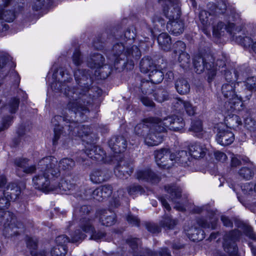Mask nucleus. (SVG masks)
<instances>
[{
	"instance_id": "nucleus-18",
	"label": "nucleus",
	"mask_w": 256,
	"mask_h": 256,
	"mask_svg": "<svg viewBox=\"0 0 256 256\" xmlns=\"http://www.w3.org/2000/svg\"><path fill=\"white\" fill-rule=\"evenodd\" d=\"M216 140L220 145L226 146L232 144L234 140V135L227 127L219 126L217 129Z\"/></svg>"
},
{
	"instance_id": "nucleus-30",
	"label": "nucleus",
	"mask_w": 256,
	"mask_h": 256,
	"mask_svg": "<svg viewBox=\"0 0 256 256\" xmlns=\"http://www.w3.org/2000/svg\"><path fill=\"white\" fill-rule=\"evenodd\" d=\"M208 222L204 218H200L197 220L198 224L203 228H210L212 230L216 229L217 226L218 218L215 216L214 212L211 210L208 212Z\"/></svg>"
},
{
	"instance_id": "nucleus-12",
	"label": "nucleus",
	"mask_w": 256,
	"mask_h": 256,
	"mask_svg": "<svg viewBox=\"0 0 256 256\" xmlns=\"http://www.w3.org/2000/svg\"><path fill=\"white\" fill-rule=\"evenodd\" d=\"M94 220L92 218H84L81 221L80 228L86 233L91 234L90 240H110V238H107V234L103 230L96 231L93 226Z\"/></svg>"
},
{
	"instance_id": "nucleus-5",
	"label": "nucleus",
	"mask_w": 256,
	"mask_h": 256,
	"mask_svg": "<svg viewBox=\"0 0 256 256\" xmlns=\"http://www.w3.org/2000/svg\"><path fill=\"white\" fill-rule=\"evenodd\" d=\"M10 206L9 198L4 192L0 194V225L3 224L4 232L8 237L20 234L24 231L23 224L17 220L14 215L5 212Z\"/></svg>"
},
{
	"instance_id": "nucleus-54",
	"label": "nucleus",
	"mask_w": 256,
	"mask_h": 256,
	"mask_svg": "<svg viewBox=\"0 0 256 256\" xmlns=\"http://www.w3.org/2000/svg\"><path fill=\"white\" fill-rule=\"evenodd\" d=\"M161 226L169 230L173 229L177 224L178 222L176 220L172 219L170 216H167L164 220L160 222Z\"/></svg>"
},
{
	"instance_id": "nucleus-58",
	"label": "nucleus",
	"mask_w": 256,
	"mask_h": 256,
	"mask_svg": "<svg viewBox=\"0 0 256 256\" xmlns=\"http://www.w3.org/2000/svg\"><path fill=\"white\" fill-rule=\"evenodd\" d=\"M86 234L82 232L80 230H76L71 234L70 242L74 243L82 241L86 238Z\"/></svg>"
},
{
	"instance_id": "nucleus-13",
	"label": "nucleus",
	"mask_w": 256,
	"mask_h": 256,
	"mask_svg": "<svg viewBox=\"0 0 256 256\" xmlns=\"http://www.w3.org/2000/svg\"><path fill=\"white\" fill-rule=\"evenodd\" d=\"M220 220L223 225L228 228H232L234 222L235 226L242 230L246 236L250 239L256 241V234L254 232L252 228L240 220L234 218H230L224 215L221 216Z\"/></svg>"
},
{
	"instance_id": "nucleus-15",
	"label": "nucleus",
	"mask_w": 256,
	"mask_h": 256,
	"mask_svg": "<svg viewBox=\"0 0 256 256\" xmlns=\"http://www.w3.org/2000/svg\"><path fill=\"white\" fill-rule=\"evenodd\" d=\"M154 156L156 162L160 168L168 169L174 164V162H172V154L169 149L163 148L156 150Z\"/></svg>"
},
{
	"instance_id": "nucleus-43",
	"label": "nucleus",
	"mask_w": 256,
	"mask_h": 256,
	"mask_svg": "<svg viewBox=\"0 0 256 256\" xmlns=\"http://www.w3.org/2000/svg\"><path fill=\"white\" fill-rule=\"evenodd\" d=\"M177 92L180 94H188L190 90V86L188 81L184 78L178 79L175 83Z\"/></svg>"
},
{
	"instance_id": "nucleus-19",
	"label": "nucleus",
	"mask_w": 256,
	"mask_h": 256,
	"mask_svg": "<svg viewBox=\"0 0 256 256\" xmlns=\"http://www.w3.org/2000/svg\"><path fill=\"white\" fill-rule=\"evenodd\" d=\"M133 171L132 162L130 160H120L114 169L116 176L122 179L128 178Z\"/></svg>"
},
{
	"instance_id": "nucleus-20",
	"label": "nucleus",
	"mask_w": 256,
	"mask_h": 256,
	"mask_svg": "<svg viewBox=\"0 0 256 256\" xmlns=\"http://www.w3.org/2000/svg\"><path fill=\"white\" fill-rule=\"evenodd\" d=\"M28 160L26 158H16L14 160V164L18 167L17 174L19 176H24L23 174H30L34 173L36 168L34 165H29Z\"/></svg>"
},
{
	"instance_id": "nucleus-49",
	"label": "nucleus",
	"mask_w": 256,
	"mask_h": 256,
	"mask_svg": "<svg viewBox=\"0 0 256 256\" xmlns=\"http://www.w3.org/2000/svg\"><path fill=\"white\" fill-rule=\"evenodd\" d=\"M153 96L155 100L159 102H162L168 98V94L162 88H158L154 92Z\"/></svg>"
},
{
	"instance_id": "nucleus-22",
	"label": "nucleus",
	"mask_w": 256,
	"mask_h": 256,
	"mask_svg": "<svg viewBox=\"0 0 256 256\" xmlns=\"http://www.w3.org/2000/svg\"><path fill=\"white\" fill-rule=\"evenodd\" d=\"M164 12L170 21L180 18L181 13L178 0H174L164 6Z\"/></svg>"
},
{
	"instance_id": "nucleus-44",
	"label": "nucleus",
	"mask_w": 256,
	"mask_h": 256,
	"mask_svg": "<svg viewBox=\"0 0 256 256\" xmlns=\"http://www.w3.org/2000/svg\"><path fill=\"white\" fill-rule=\"evenodd\" d=\"M140 66L142 72L146 73L154 70L155 66L152 60L149 56H146L140 60Z\"/></svg>"
},
{
	"instance_id": "nucleus-37",
	"label": "nucleus",
	"mask_w": 256,
	"mask_h": 256,
	"mask_svg": "<svg viewBox=\"0 0 256 256\" xmlns=\"http://www.w3.org/2000/svg\"><path fill=\"white\" fill-rule=\"evenodd\" d=\"M224 76L227 82L226 83H238L236 80L239 76H242V78L246 76V74L242 72L240 70H234L233 72L230 70H224Z\"/></svg>"
},
{
	"instance_id": "nucleus-53",
	"label": "nucleus",
	"mask_w": 256,
	"mask_h": 256,
	"mask_svg": "<svg viewBox=\"0 0 256 256\" xmlns=\"http://www.w3.org/2000/svg\"><path fill=\"white\" fill-rule=\"evenodd\" d=\"M152 22L153 24V28L158 31L162 30L166 24L164 20L157 14L152 16Z\"/></svg>"
},
{
	"instance_id": "nucleus-40",
	"label": "nucleus",
	"mask_w": 256,
	"mask_h": 256,
	"mask_svg": "<svg viewBox=\"0 0 256 256\" xmlns=\"http://www.w3.org/2000/svg\"><path fill=\"white\" fill-rule=\"evenodd\" d=\"M136 28L134 26H131L126 30L124 34L120 36L119 40L124 41L125 43H126L128 46H131V44L136 37Z\"/></svg>"
},
{
	"instance_id": "nucleus-31",
	"label": "nucleus",
	"mask_w": 256,
	"mask_h": 256,
	"mask_svg": "<svg viewBox=\"0 0 256 256\" xmlns=\"http://www.w3.org/2000/svg\"><path fill=\"white\" fill-rule=\"evenodd\" d=\"M189 150L191 156L197 159L203 158L206 155L207 148L204 144L196 142L190 146Z\"/></svg>"
},
{
	"instance_id": "nucleus-24",
	"label": "nucleus",
	"mask_w": 256,
	"mask_h": 256,
	"mask_svg": "<svg viewBox=\"0 0 256 256\" xmlns=\"http://www.w3.org/2000/svg\"><path fill=\"white\" fill-rule=\"evenodd\" d=\"M108 145L114 152L120 153L126 150L127 142L122 136H114L109 140Z\"/></svg>"
},
{
	"instance_id": "nucleus-34",
	"label": "nucleus",
	"mask_w": 256,
	"mask_h": 256,
	"mask_svg": "<svg viewBox=\"0 0 256 256\" xmlns=\"http://www.w3.org/2000/svg\"><path fill=\"white\" fill-rule=\"evenodd\" d=\"M110 178L108 171L106 170H96L90 175L91 181L94 184L102 183L107 180Z\"/></svg>"
},
{
	"instance_id": "nucleus-3",
	"label": "nucleus",
	"mask_w": 256,
	"mask_h": 256,
	"mask_svg": "<svg viewBox=\"0 0 256 256\" xmlns=\"http://www.w3.org/2000/svg\"><path fill=\"white\" fill-rule=\"evenodd\" d=\"M106 54L108 58L114 61L115 66L122 62V68L131 69L134 66V60H138L141 56V52L137 46H130L122 41L114 44L110 52Z\"/></svg>"
},
{
	"instance_id": "nucleus-36",
	"label": "nucleus",
	"mask_w": 256,
	"mask_h": 256,
	"mask_svg": "<svg viewBox=\"0 0 256 256\" xmlns=\"http://www.w3.org/2000/svg\"><path fill=\"white\" fill-rule=\"evenodd\" d=\"M85 192L86 194H84V196L80 194H78V196L80 197V198H82L84 200L94 198L98 201H102L104 199L100 187H99L94 190H93L92 188H88L86 190H85Z\"/></svg>"
},
{
	"instance_id": "nucleus-50",
	"label": "nucleus",
	"mask_w": 256,
	"mask_h": 256,
	"mask_svg": "<svg viewBox=\"0 0 256 256\" xmlns=\"http://www.w3.org/2000/svg\"><path fill=\"white\" fill-rule=\"evenodd\" d=\"M75 166L74 161L70 158H64L58 163V167L63 170H70Z\"/></svg>"
},
{
	"instance_id": "nucleus-32",
	"label": "nucleus",
	"mask_w": 256,
	"mask_h": 256,
	"mask_svg": "<svg viewBox=\"0 0 256 256\" xmlns=\"http://www.w3.org/2000/svg\"><path fill=\"white\" fill-rule=\"evenodd\" d=\"M166 28L173 34L179 35L182 34L184 30V23L182 20L179 18L177 20H172L168 22Z\"/></svg>"
},
{
	"instance_id": "nucleus-56",
	"label": "nucleus",
	"mask_w": 256,
	"mask_h": 256,
	"mask_svg": "<svg viewBox=\"0 0 256 256\" xmlns=\"http://www.w3.org/2000/svg\"><path fill=\"white\" fill-rule=\"evenodd\" d=\"M178 61L180 63V66L184 68L188 66L190 62V56L186 52H182L179 54Z\"/></svg>"
},
{
	"instance_id": "nucleus-9",
	"label": "nucleus",
	"mask_w": 256,
	"mask_h": 256,
	"mask_svg": "<svg viewBox=\"0 0 256 256\" xmlns=\"http://www.w3.org/2000/svg\"><path fill=\"white\" fill-rule=\"evenodd\" d=\"M87 66L98 72L101 78H106L111 72V68L108 64H105V58L98 52L92 53L86 60Z\"/></svg>"
},
{
	"instance_id": "nucleus-7",
	"label": "nucleus",
	"mask_w": 256,
	"mask_h": 256,
	"mask_svg": "<svg viewBox=\"0 0 256 256\" xmlns=\"http://www.w3.org/2000/svg\"><path fill=\"white\" fill-rule=\"evenodd\" d=\"M214 58L208 52L205 50H200L198 54L194 58V70L197 74L202 73L204 70L208 71V82H210L216 76L217 67L223 68L226 66L225 61L218 60L216 66L214 64Z\"/></svg>"
},
{
	"instance_id": "nucleus-2",
	"label": "nucleus",
	"mask_w": 256,
	"mask_h": 256,
	"mask_svg": "<svg viewBox=\"0 0 256 256\" xmlns=\"http://www.w3.org/2000/svg\"><path fill=\"white\" fill-rule=\"evenodd\" d=\"M78 102H76L69 100V102L62 112V116H55L51 120L52 124L54 126V137L52 140L53 144L56 145L61 134H63L62 129L68 128V130L75 126L76 123L74 122V118H76L78 113L81 117L84 114L88 112V108L84 106L79 105Z\"/></svg>"
},
{
	"instance_id": "nucleus-55",
	"label": "nucleus",
	"mask_w": 256,
	"mask_h": 256,
	"mask_svg": "<svg viewBox=\"0 0 256 256\" xmlns=\"http://www.w3.org/2000/svg\"><path fill=\"white\" fill-rule=\"evenodd\" d=\"M20 104V100L16 98H11L6 107L12 114L15 113L18 109Z\"/></svg>"
},
{
	"instance_id": "nucleus-35",
	"label": "nucleus",
	"mask_w": 256,
	"mask_h": 256,
	"mask_svg": "<svg viewBox=\"0 0 256 256\" xmlns=\"http://www.w3.org/2000/svg\"><path fill=\"white\" fill-rule=\"evenodd\" d=\"M166 191L169 194V197L174 202H177L182 196V190L176 184H168L164 186Z\"/></svg>"
},
{
	"instance_id": "nucleus-28",
	"label": "nucleus",
	"mask_w": 256,
	"mask_h": 256,
	"mask_svg": "<svg viewBox=\"0 0 256 256\" xmlns=\"http://www.w3.org/2000/svg\"><path fill=\"white\" fill-rule=\"evenodd\" d=\"M85 153L90 158L98 161L103 160L106 154L100 147L93 144H90L86 147Z\"/></svg>"
},
{
	"instance_id": "nucleus-45",
	"label": "nucleus",
	"mask_w": 256,
	"mask_h": 256,
	"mask_svg": "<svg viewBox=\"0 0 256 256\" xmlns=\"http://www.w3.org/2000/svg\"><path fill=\"white\" fill-rule=\"evenodd\" d=\"M244 85L246 90L242 89V92H243L244 94H248V92H250L252 96V92L256 90V77H248L244 82Z\"/></svg>"
},
{
	"instance_id": "nucleus-6",
	"label": "nucleus",
	"mask_w": 256,
	"mask_h": 256,
	"mask_svg": "<svg viewBox=\"0 0 256 256\" xmlns=\"http://www.w3.org/2000/svg\"><path fill=\"white\" fill-rule=\"evenodd\" d=\"M239 83H224L221 88L223 96L228 99L224 104L225 110L228 112H234L243 110L242 100H249L251 98V92L244 94L240 90L237 86Z\"/></svg>"
},
{
	"instance_id": "nucleus-48",
	"label": "nucleus",
	"mask_w": 256,
	"mask_h": 256,
	"mask_svg": "<svg viewBox=\"0 0 256 256\" xmlns=\"http://www.w3.org/2000/svg\"><path fill=\"white\" fill-rule=\"evenodd\" d=\"M164 78L163 72L157 70H152L149 74V78L150 82L154 84H157L161 82Z\"/></svg>"
},
{
	"instance_id": "nucleus-38",
	"label": "nucleus",
	"mask_w": 256,
	"mask_h": 256,
	"mask_svg": "<svg viewBox=\"0 0 256 256\" xmlns=\"http://www.w3.org/2000/svg\"><path fill=\"white\" fill-rule=\"evenodd\" d=\"M199 18L204 27L203 30L204 32L206 35H209L210 32L207 31L206 29L212 24V21L214 20V16L208 12L203 10L200 11L199 14Z\"/></svg>"
},
{
	"instance_id": "nucleus-26",
	"label": "nucleus",
	"mask_w": 256,
	"mask_h": 256,
	"mask_svg": "<svg viewBox=\"0 0 256 256\" xmlns=\"http://www.w3.org/2000/svg\"><path fill=\"white\" fill-rule=\"evenodd\" d=\"M136 176L137 179L139 180L152 183H158L160 180V178L148 168L138 170Z\"/></svg>"
},
{
	"instance_id": "nucleus-57",
	"label": "nucleus",
	"mask_w": 256,
	"mask_h": 256,
	"mask_svg": "<svg viewBox=\"0 0 256 256\" xmlns=\"http://www.w3.org/2000/svg\"><path fill=\"white\" fill-rule=\"evenodd\" d=\"M128 192L130 195L134 196L138 194H142L145 192L144 188L138 184H133L128 186L127 188Z\"/></svg>"
},
{
	"instance_id": "nucleus-1",
	"label": "nucleus",
	"mask_w": 256,
	"mask_h": 256,
	"mask_svg": "<svg viewBox=\"0 0 256 256\" xmlns=\"http://www.w3.org/2000/svg\"><path fill=\"white\" fill-rule=\"evenodd\" d=\"M74 76L78 87L70 88L66 83L70 82L72 80V78L63 68L56 70L52 74L54 81L51 84L52 88L56 92L63 93L69 100L76 102H78L79 105L87 107L96 97L95 96H92L90 94H88L92 84L90 71L78 69L74 72Z\"/></svg>"
},
{
	"instance_id": "nucleus-17",
	"label": "nucleus",
	"mask_w": 256,
	"mask_h": 256,
	"mask_svg": "<svg viewBox=\"0 0 256 256\" xmlns=\"http://www.w3.org/2000/svg\"><path fill=\"white\" fill-rule=\"evenodd\" d=\"M86 114H82V116L80 117V114L78 113L76 115V118L77 116H79L80 118H78L76 120H74V122L76 123L75 126L72 124V126L70 128L69 130L68 129V131L69 132L68 134L71 136H78V137H84L85 136H88L91 134V130L90 128L88 126L84 125H80L78 123V120L80 121H84L86 119V117L84 118V115Z\"/></svg>"
},
{
	"instance_id": "nucleus-11",
	"label": "nucleus",
	"mask_w": 256,
	"mask_h": 256,
	"mask_svg": "<svg viewBox=\"0 0 256 256\" xmlns=\"http://www.w3.org/2000/svg\"><path fill=\"white\" fill-rule=\"evenodd\" d=\"M241 236L242 232L238 229L230 231L225 236L223 246L225 252L228 254L229 256H238V248L236 241Z\"/></svg>"
},
{
	"instance_id": "nucleus-21",
	"label": "nucleus",
	"mask_w": 256,
	"mask_h": 256,
	"mask_svg": "<svg viewBox=\"0 0 256 256\" xmlns=\"http://www.w3.org/2000/svg\"><path fill=\"white\" fill-rule=\"evenodd\" d=\"M140 240L136 238H130L127 240L126 242L131 248L132 252L130 256H145L146 254L148 256H157L156 252H152L148 249H144L143 252L139 250L138 244Z\"/></svg>"
},
{
	"instance_id": "nucleus-23",
	"label": "nucleus",
	"mask_w": 256,
	"mask_h": 256,
	"mask_svg": "<svg viewBox=\"0 0 256 256\" xmlns=\"http://www.w3.org/2000/svg\"><path fill=\"white\" fill-rule=\"evenodd\" d=\"M162 132H159L158 126L152 128L145 137V144L148 146H154L159 144L163 141L164 136L162 134Z\"/></svg>"
},
{
	"instance_id": "nucleus-16",
	"label": "nucleus",
	"mask_w": 256,
	"mask_h": 256,
	"mask_svg": "<svg viewBox=\"0 0 256 256\" xmlns=\"http://www.w3.org/2000/svg\"><path fill=\"white\" fill-rule=\"evenodd\" d=\"M158 125L174 131H180L185 126L184 122L182 117L178 116H172L164 118L163 120L159 118Z\"/></svg>"
},
{
	"instance_id": "nucleus-41",
	"label": "nucleus",
	"mask_w": 256,
	"mask_h": 256,
	"mask_svg": "<svg viewBox=\"0 0 256 256\" xmlns=\"http://www.w3.org/2000/svg\"><path fill=\"white\" fill-rule=\"evenodd\" d=\"M4 194L9 198L10 200H16L21 193L20 188L15 184H10L4 191Z\"/></svg>"
},
{
	"instance_id": "nucleus-64",
	"label": "nucleus",
	"mask_w": 256,
	"mask_h": 256,
	"mask_svg": "<svg viewBox=\"0 0 256 256\" xmlns=\"http://www.w3.org/2000/svg\"><path fill=\"white\" fill-rule=\"evenodd\" d=\"M139 99L142 104L150 108H154L155 106L154 102L148 96V95L140 94Z\"/></svg>"
},
{
	"instance_id": "nucleus-29",
	"label": "nucleus",
	"mask_w": 256,
	"mask_h": 256,
	"mask_svg": "<svg viewBox=\"0 0 256 256\" xmlns=\"http://www.w3.org/2000/svg\"><path fill=\"white\" fill-rule=\"evenodd\" d=\"M184 231L188 238L194 242H198L204 238V231L196 226H184Z\"/></svg>"
},
{
	"instance_id": "nucleus-59",
	"label": "nucleus",
	"mask_w": 256,
	"mask_h": 256,
	"mask_svg": "<svg viewBox=\"0 0 256 256\" xmlns=\"http://www.w3.org/2000/svg\"><path fill=\"white\" fill-rule=\"evenodd\" d=\"M186 48V44L180 40L177 41L173 45L174 53L176 55L184 52Z\"/></svg>"
},
{
	"instance_id": "nucleus-60",
	"label": "nucleus",
	"mask_w": 256,
	"mask_h": 256,
	"mask_svg": "<svg viewBox=\"0 0 256 256\" xmlns=\"http://www.w3.org/2000/svg\"><path fill=\"white\" fill-rule=\"evenodd\" d=\"M59 188L64 192L72 190L76 188V184L71 183L70 181L67 180H62L59 185Z\"/></svg>"
},
{
	"instance_id": "nucleus-47",
	"label": "nucleus",
	"mask_w": 256,
	"mask_h": 256,
	"mask_svg": "<svg viewBox=\"0 0 256 256\" xmlns=\"http://www.w3.org/2000/svg\"><path fill=\"white\" fill-rule=\"evenodd\" d=\"M154 85L151 82L148 80H142L140 86L141 94L143 95H150L154 91Z\"/></svg>"
},
{
	"instance_id": "nucleus-51",
	"label": "nucleus",
	"mask_w": 256,
	"mask_h": 256,
	"mask_svg": "<svg viewBox=\"0 0 256 256\" xmlns=\"http://www.w3.org/2000/svg\"><path fill=\"white\" fill-rule=\"evenodd\" d=\"M226 124L228 126L236 129L238 128L239 126L242 124V122L238 116L233 114L232 116L226 118Z\"/></svg>"
},
{
	"instance_id": "nucleus-33",
	"label": "nucleus",
	"mask_w": 256,
	"mask_h": 256,
	"mask_svg": "<svg viewBox=\"0 0 256 256\" xmlns=\"http://www.w3.org/2000/svg\"><path fill=\"white\" fill-rule=\"evenodd\" d=\"M242 112L244 117V126L250 130H254L256 128V122L252 117L253 111L252 109H246L240 110Z\"/></svg>"
},
{
	"instance_id": "nucleus-4",
	"label": "nucleus",
	"mask_w": 256,
	"mask_h": 256,
	"mask_svg": "<svg viewBox=\"0 0 256 256\" xmlns=\"http://www.w3.org/2000/svg\"><path fill=\"white\" fill-rule=\"evenodd\" d=\"M57 159L52 156L44 158L39 161L38 168L41 169L42 173L32 179L34 186L36 188L44 192L53 190L54 188L50 184L51 178L48 174L56 177L60 176V170L57 167Z\"/></svg>"
},
{
	"instance_id": "nucleus-46",
	"label": "nucleus",
	"mask_w": 256,
	"mask_h": 256,
	"mask_svg": "<svg viewBox=\"0 0 256 256\" xmlns=\"http://www.w3.org/2000/svg\"><path fill=\"white\" fill-rule=\"evenodd\" d=\"M238 174L240 178L248 180L253 178L254 172L252 168L243 166L238 170Z\"/></svg>"
},
{
	"instance_id": "nucleus-27",
	"label": "nucleus",
	"mask_w": 256,
	"mask_h": 256,
	"mask_svg": "<svg viewBox=\"0 0 256 256\" xmlns=\"http://www.w3.org/2000/svg\"><path fill=\"white\" fill-rule=\"evenodd\" d=\"M191 157L186 150H180L172 154V162L178 163L183 166H188L191 164Z\"/></svg>"
},
{
	"instance_id": "nucleus-8",
	"label": "nucleus",
	"mask_w": 256,
	"mask_h": 256,
	"mask_svg": "<svg viewBox=\"0 0 256 256\" xmlns=\"http://www.w3.org/2000/svg\"><path fill=\"white\" fill-rule=\"evenodd\" d=\"M23 9V4H20L14 0H0V20L12 22L16 18V14Z\"/></svg>"
},
{
	"instance_id": "nucleus-14",
	"label": "nucleus",
	"mask_w": 256,
	"mask_h": 256,
	"mask_svg": "<svg viewBox=\"0 0 256 256\" xmlns=\"http://www.w3.org/2000/svg\"><path fill=\"white\" fill-rule=\"evenodd\" d=\"M212 24L213 25V36L216 38H220L224 36L226 31L229 33L232 38L234 32H238L242 30L240 28H236L234 23H228L226 24L222 22H218L214 24V22H212Z\"/></svg>"
},
{
	"instance_id": "nucleus-62",
	"label": "nucleus",
	"mask_w": 256,
	"mask_h": 256,
	"mask_svg": "<svg viewBox=\"0 0 256 256\" xmlns=\"http://www.w3.org/2000/svg\"><path fill=\"white\" fill-rule=\"evenodd\" d=\"M70 242V240L69 238L64 234L59 236L56 238V242L57 245L66 248H67L66 244Z\"/></svg>"
},
{
	"instance_id": "nucleus-52",
	"label": "nucleus",
	"mask_w": 256,
	"mask_h": 256,
	"mask_svg": "<svg viewBox=\"0 0 256 256\" xmlns=\"http://www.w3.org/2000/svg\"><path fill=\"white\" fill-rule=\"evenodd\" d=\"M241 188L243 194L248 199H250L252 196H253V194L256 193L254 190V186L252 183L246 182L244 184L241 186Z\"/></svg>"
},
{
	"instance_id": "nucleus-42",
	"label": "nucleus",
	"mask_w": 256,
	"mask_h": 256,
	"mask_svg": "<svg viewBox=\"0 0 256 256\" xmlns=\"http://www.w3.org/2000/svg\"><path fill=\"white\" fill-rule=\"evenodd\" d=\"M240 32H234L232 36V40L244 48H250L253 42L252 40L248 36H244L240 35L237 36V34Z\"/></svg>"
},
{
	"instance_id": "nucleus-25",
	"label": "nucleus",
	"mask_w": 256,
	"mask_h": 256,
	"mask_svg": "<svg viewBox=\"0 0 256 256\" xmlns=\"http://www.w3.org/2000/svg\"><path fill=\"white\" fill-rule=\"evenodd\" d=\"M100 222L106 226L114 224L116 222V215L109 210H101L97 212Z\"/></svg>"
},
{
	"instance_id": "nucleus-10",
	"label": "nucleus",
	"mask_w": 256,
	"mask_h": 256,
	"mask_svg": "<svg viewBox=\"0 0 256 256\" xmlns=\"http://www.w3.org/2000/svg\"><path fill=\"white\" fill-rule=\"evenodd\" d=\"M158 122L159 118H145L142 123L135 126L134 132L136 135L145 138L152 128L158 126L159 132H164V127L158 125Z\"/></svg>"
},
{
	"instance_id": "nucleus-63",
	"label": "nucleus",
	"mask_w": 256,
	"mask_h": 256,
	"mask_svg": "<svg viewBox=\"0 0 256 256\" xmlns=\"http://www.w3.org/2000/svg\"><path fill=\"white\" fill-rule=\"evenodd\" d=\"M146 229L150 232L156 234L160 232L161 228L157 224L151 222H146L144 224Z\"/></svg>"
},
{
	"instance_id": "nucleus-39",
	"label": "nucleus",
	"mask_w": 256,
	"mask_h": 256,
	"mask_svg": "<svg viewBox=\"0 0 256 256\" xmlns=\"http://www.w3.org/2000/svg\"><path fill=\"white\" fill-rule=\"evenodd\" d=\"M160 48L164 51H169L171 48L172 40L170 36L166 32L159 34L157 38Z\"/></svg>"
},
{
	"instance_id": "nucleus-61",
	"label": "nucleus",
	"mask_w": 256,
	"mask_h": 256,
	"mask_svg": "<svg viewBox=\"0 0 256 256\" xmlns=\"http://www.w3.org/2000/svg\"><path fill=\"white\" fill-rule=\"evenodd\" d=\"M67 252V248L56 245L52 249L50 253L52 256H64Z\"/></svg>"
}]
</instances>
